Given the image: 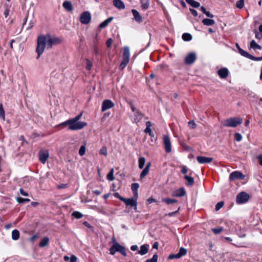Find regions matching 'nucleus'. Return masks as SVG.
<instances>
[{
    "instance_id": "nucleus-35",
    "label": "nucleus",
    "mask_w": 262,
    "mask_h": 262,
    "mask_svg": "<svg viewBox=\"0 0 262 262\" xmlns=\"http://www.w3.org/2000/svg\"><path fill=\"white\" fill-rule=\"evenodd\" d=\"M192 37L191 35L188 33H185L182 35V39L184 41H190L192 39Z\"/></svg>"
},
{
    "instance_id": "nucleus-26",
    "label": "nucleus",
    "mask_w": 262,
    "mask_h": 262,
    "mask_svg": "<svg viewBox=\"0 0 262 262\" xmlns=\"http://www.w3.org/2000/svg\"><path fill=\"white\" fill-rule=\"evenodd\" d=\"M148 249L147 245H143L140 247V250L138 251V253L141 255H143L148 252Z\"/></svg>"
},
{
    "instance_id": "nucleus-3",
    "label": "nucleus",
    "mask_w": 262,
    "mask_h": 262,
    "mask_svg": "<svg viewBox=\"0 0 262 262\" xmlns=\"http://www.w3.org/2000/svg\"><path fill=\"white\" fill-rule=\"evenodd\" d=\"M242 122L243 119L240 117H231L223 121L222 124L225 127H235Z\"/></svg>"
},
{
    "instance_id": "nucleus-61",
    "label": "nucleus",
    "mask_w": 262,
    "mask_h": 262,
    "mask_svg": "<svg viewBox=\"0 0 262 262\" xmlns=\"http://www.w3.org/2000/svg\"><path fill=\"white\" fill-rule=\"evenodd\" d=\"M189 10L194 16L196 17L198 16V12L195 10L190 8Z\"/></svg>"
},
{
    "instance_id": "nucleus-4",
    "label": "nucleus",
    "mask_w": 262,
    "mask_h": 262,
    "mask_svg": "<svg viewBox=\"0 0 262 262\" xmlns=\"http://www.w3.org/2000/svg\"><path fill=\"white\" fill-rule=\"evenodd\" d=\"M45 35L47 37V49H50L52 48L53 46L60 44L62 41L61 38L56 36L52 37L51 35L49 33Z\"/></svg>"
},
{
    "instance_id": "nucleus-32",
    "label": "nucleus",
    "mask_w": 262,
    "mask_h": 262,
    "mask_svg": "<svg viewBox=\"0 0 262 262\" xmlns=\"http://www.w3.org/2000/svg\"><path fill=\"white\" fill-rule=\"evenodd\" d=\"M19 237V232L18 230H13L12 232V238L13 240H17Z\"/></svg>"
},
{
    "instance_id": "nucleus-38",
    "label": "nucleus",
    "mask_w": 262,
    "mask_h": 262,
    "mask_svg": "<svg viewBox=\"0 0 262 262\" xmlns=\"http://www.w3.org/2000/svg\"><path fill=\"white\" fill-rule=\"evenodd\" d=\"M16 200L18 203H25L27 202H29L30 200L29 199H24L21 197H17Z\"/></svg>"
},
{
    "instance_id": "nucleus-41",
    "label": "nucleus",
    "mask_w": 262,
    "mask_h": 262,
    "mask_svg": "<svg viewBox=\"0 0 262 262\" xmlns=\"http://www.w3.org/2000/svg\"><path fill=\"white\" fill-rule=\"evenodd\" d=\"M158 258V255L155 254L153 255L151 259H148L146 260H145L144 262H157Z\"/></svg>"
},
{
    "instance_id": "nucleus-10",
    "label": "nucleus",
    "mask_w": 262,
    "mask_h": 262,
    "mask_svg": "<svg viewBox=\"0 0 262 262\" xmlns=\"http://www.w3.org/2000/svg\"><path fill=\"white\" fill-rule=\"evenodd\" d=\"M126 206H129L130 207H134V210L137 211V202L136 200H134L133 198L124 199L122 200Z\"/></svg>"
},
{
    "instance_id": "nucleus-64",
    "label": "nucleus",
    "mask_w": 262,
    "mask_h": 262,
    "mask_svg": "<svg viewBox=\"0 0 262 262\" xmlns=\"http://www.w3.org/2000/svg\"><path fill=\"white\" fill-rule=\"evenodd\" d=\"M83 224L89 228L92 229L93 227L88 222L85 221L83 223Z\"/></svg>"
},
{
    "instance_id": "nucleus-62",
    "label": "nucleus",
    "mask_w": 262,
    "mask_h": 262,
    "mask_svg": "<svg viewBox=\"0 0 262 262\" xmlns=\"http://www.w3.org/2000/svg\"><path fill=\"white\" fill-rule=\"evenodd\" d=\"M19 192L21 195L24 196H28V193L27 192L25 191L23 188H20L19 189Z\"/></svg>"
},
{
    "instance_id": "nucleus-47",
    "label": "nucleus",
    "mask_w": 262,
    "mask_h": 262,
    "mask_svg": "<svg viewBox=\"0 0 262 262\" xmlns=\"http://www.w3.org/2000/svg\"><path fill=\"white\" fill-rule=\"evenodd\" d=\"M85 145H83L81 146L79 150V154L80 156H83L85 154Z\"/></svg>"
},
{
    "instance_id": "nucleus-53",
    "label": "nucleus",
    "mask_w": 262,
    "mask_h": 262,
    "mask_svg": "<svg viewBox=\"0 0 262 262\" xmlns=\"http://www.w3.org/2000/svg\"><path fill=\"white\" fill-rule=\"evenodd\" d=\"M86 61H87V62H86V65L85 68H86V70H90L92 67V62L88 59H87Z\"/></svg>"
},
{
    "instance_id": "nucleus-28",
    "label": "nucleus",
    "mask_w": 262,
    "mask_h": 262,
    "mask_svg": "<svg viewBox=\"0 0 262 262\" xmlns=\"http://www.w3.org/2000/svg\"><path fill=\"white\" fill-rule=\"evenodd\" d=\"M187 4L194 8H198L200 6L199 2L195 1L194 0H185Z\"/></svg>"
},
{
    "instance_id": "nucleus-52",
    "label": "nucleus",
    "mask_w": 262,
    "mask_h": 262,
    "mask_svg": "<svg viewBox=\"0 0 262 262\" xmlns=\"http://www.w3.org/2000/svg\"><path fill=\"white\" fill-rule=\"evenodd\" d=\"M181 258V257H180V255L178 254V253L176 254H172L169 255L168 256V259H172L174 258Z\"/></svg>"
},
{
    "instance_id": "nucleus-34",
    "label": "nucleus",
    "mask_w": 262,
    "mask_h": 262,
    "mask_svg": "<svg viewBox=\"0 0 262 262\" xmlns=\"http://www.w3.org/2000/svg\"><path fill=\"white\" fill-rule=\"evenodd\" d=\"M141 7L144 10H147L149 7V2L147 0H141Z\"/></svg>"
},
{
    "instance_id": "nucleus-15",
    "label": "nucleus",
    "mask_w": 262,
    "mask_h": 262,
    "mask_svg": "<svg viewBox=\"0 0 262 262\" xmlns=\"http://www.w3.org/2000/svg\"><path fill=\"white\" fill-rule=\"evenodd\" d=\"M217 74L222 79L226 78L229 75V71L226 68H222L217 71Z\"/></svg>"
},
{
    "instance_id": "nucleus-54",
    "label": "nucleus",
    "mask_w": 262,
    "mask_h": 262,
    "mask_svg": "<svg viewBox=\"0 0 262 262\" xmlns=\"http://www.w3.org/2000/svg\"><path fill=\"white\" fill-rule=\"evenodd\" d=\"M180 209V207H179L177 210H176V211L169 212L167 215L169 216H172L176 214H177V213H178Z\"/></svg>"
},
{
    "instance_id": "nucleus-43",
    "label": "nucleus",
    "mask_w": 262,
    "mask_h": 262,
    "mask_svg": "<svg viewBox=\"0 0 262 262\" xmlns=\"http://www.w3.org/2000/svg\"><path fill=\"white\" fill-rule=\"evenodd\" d=\"M236 6L237 8L242 9L244 6V0H239L236 2Z\"/></svg>"
},
{
    "instance_id": "nucleus-25",
    "label": "nucleus",
    "mask_w": 262,
    "mask_h": 262,
    "mask_svg": "<svg viewBox=\"0 0 262 262\" xmlns=\"http://www.w3.org/2000/svg\"><path fill=\"white\" fill-rule=\"evenodd\" d=\"M203 24L207 26L213 25L215 24V21L213 19L209 18H204L202 20Z\"/></svg>"
},
{
    "instance_id": "nucleus-59",
    "label": "nucleus",
    "mask_w": 262,
    "mask_h": 262,
    "mask_svg": "<svg viewBox=\"0 0 262 262\" xmlns=\"http://www.w3.org/2000/svg\"><path fill=\"white\" fill-rule=\"evenodd\" d=\"M77 258L76 256L72 255L70 258V262H76Z\"/></svg>"
},
{
    "instance_id": "nucleus-31",
    "label": "nucleus",
    "mask_w": 262,
    "mask_h": 262,
    "mask_svg": "<svg viewBox=\"0 0 262 262\" xmlns=\"http://www.w3.org/2000/svg\"><path fill=\"white\" fill-rule=\"evenodd\" d=\"M250 46L251 48H252L254 50H255V49L261 50V47L260 46H259V45H258L255 42V41L254 40H252L250 42Z\"/></svg>"
},
{
    "instance_id": "nucleus-14",
    "label": "nucleus",
    "mask_w": 262,
    "mask_h": 262,
    "mask_svg": "<svg viewBox=\"0 0 262 262\" xmlns=\"http://www.w3.org/2000/svg\"><path fill=\"white\" fill-rule=\"evenodd\" d=\"M186 195V191L184 187L180 188L173 191L172 195L175 197H183Z\"/></svg>"
},
{
    "instance_id": "nucleus-57",
    "label": "nucleus",
    "mask_w": 262,
    "mask_h": 262,
    "mask_svg": "<svg viewBox=\"0 0 262 262\" xmlns=\"http://www.w3.org/2000/svg\"><path fill=\"white\" fill-rule=\"evenodd\" d=\"M113 43V39L112 38H109L106 42V45L107 48L111 47L112 44Z\"/></svg>"
},
{
    "instance_id": "nucleus-11",
    "label": "nucleus",
    "mask_w": 262,
    "mask_h": 262,
    "mask_svg": "<svg viewBox=\"0 0 262 262\" xmlns=\"http://www.w3.org/2000/svg\"><path fill=\"white\" fill-rule=\"evenodd\" d=\"M196 59V55L194 53H190L185 57V62L188 65L192 64L194 62Z\"/></svg>"
},
{
    "instance_id": "nucleus-22",
    "label": "nucleus",
    "mask_w": 262,
    "mask_h": 262,
    "mask_svg": "<svg viewBox=\"0 0 262 262\" xmlns=\"http://www.w3.org/2000/svg\"><path fill=\"white\" fill-rule=\"evenodd\" d=\"M63 7L67 10L69 11H72L73 10V7L72 4L70 1H65L63 2L62 4Z\"/></svg>"
},
{
    "instance_id": "nucleus-1",
    "label": "nucleus",
    "mask_w": 262,
    "mask_h": 262,
    "mask_svg": "<svg viewBox=\"0 0 262 262\" xmlns=\"http://www.w3.org/2000/svg\"><path fill=\"white\" fill-rule=\"evenodd\" d=\"M82 116V113H81L75 117L69 119L59 124V126L64 127L68 126V129L72 130H79L86 126L87 123L85 122L79 121Z\"/></svg>"
},
{
    "instance_id": "nucleus-49",
    "label": "nucleus",
    "mask_w": 262,
    "mask_h": 262,
    "mask_svg": "<svg viewBox=\"0 0 262 262\" xmlns=\"http://www.w3.org/2000/svg\"><path fill=\"white\" fill-rule=\"evenodd\" d=\"M234 138H235V140L237 141V142H239L242 140V136L241 135V134L239 133H236L235 134H234Z\"/></svg>"
},
{
    "instance_id": "nucleus-51",
    "label": "nucleus",
    "mask_w": 262,
    "mask_h": 262,
    "mask_svg": "<svg viewBox=\"0 0 262 262\" xmlns=\"http://www.w3.org/2000/svg\"><path fill=\"white\" fill-rule=\"evenodd\" d=\"M223 230V227H220L218 228H213L212 229V232L215 234L220 233Z\"/></svg>"
},
{
    "instance_id": "nucleus-16",
    "label": "nucleus",
    "mask_w": 262,
    "mask_h": 262,
    "mask_svg": "<svg viewBox=\"0 0 262 262\" xmlns=\"http://www.w3.org/2000/svg\"><path fill=\"white\" fill-rule=\"evenodd\" d=\"M213 158L211 157H206L203 156H198L196 160L200 164L209 163L212 161Z\"/></svg>"
},
{
    "instance_id": "nucleus-6",
    "label": "nucleus",
    "mask_w": 262,
    "mask_h": 262,
    "mask_svg": "<svg viewBox=\"0 0 262 262\" xmlns=\"http://www.w3.org/2000/svg\"><path fill=\"white\" fill-rule=\"evenodd\" d=\"M249 195L246 192L242 191L239 193L236 198V202L238 204H244L248 201Z\"/></svg>"
},
{
    "instance_id": "nucleus-17",
    "label": "nucleus",
    "mask_w": 262,
    "mask_h": 262,
    "mask_svg": "<svg viewBox=\"0 0 262 262\" xmlns=\"http://www.w3.org/2000/svg\"><path fill=\"white\" fill-rule=\"evenodd\" d=\"M132 12L135 20L138 23H141L142 21V17L139 12L136 9H132Z\"/></svg>"
},
{
    "instance_id": "nucleus-55",
    "label": "nucleus",
    "mask_w": 262,
    "mask_h": 262,
    "mask_svg": "<svg viewBox=\"0 0 262 262\" xmlns=\"http://www.w3.org/2000/svg\"><path fill=\"white\" fill-rule=\"evenodd\" d=\"M114 196L118 199H119L120 201H122L123 199H124L123 197L121 196L118 192H115L114 193Z\"/></svg>"
},
{
    "instance_id": "nucleus-29",
    "label": "nucleus",
    "mask_w": 262,
    "mask_h": 262,
    "mask_svg": "<svg viewBox=\"0 0 262 262\" xmlns=\"http://www.w3.org/2000/svg\"><path fill=\"white\" fill-rule=\"evenodd\" d=\"M49 238L48 237H44L40 241L39 246L40 247H43L49 244Z\"/></svg>"
},
{
    "instance_id": "nucleus-7",
    "label": "nucleus",
    "mask_w": 262,
    "mask_h": 262,
    "mask_svg": "<svg viewBox=\"0 0 262 262\" xmlns=\"http://www.w3.org/2000/svg\"><path fill=\"white\" fill-rule=\"evenodd\" d=\"M91 20V14L89 11H84L82 13L79 20L80 23L84 25H87L90 23Z\"/></svg>"
},
{
    "instance_id": "nucleus-24",
    "label": "nucleus",
    "mask_w": 262,
    "mask_h": 262,
    "mask_svg": "<svg viewBox=\"0 0 262 262\" xmlns=\"http://www.w3.org/2000/svg\"><path fill=\"white\" fill-rule=\"evenodd\" d=\"M113 19V17H108L99 25V28L101 29L105 28L111 22Z\"/></svg>"
},
{
    "instance_id": "nucleus-63",
    "label": "nucleus",
    "mask_w": 262,
    "mask_h": 262,
    "mask_svg": "<svg viewBox=\"0 0 262 262\" xmlns=\"http://www.w3.org/2000/svg\"><path fill=\"white\" fill-rule=\"evenodd\" d=\"M257 159L258 160L259 164L262 166V154L258 155L257 157Z\"/></svg>"
},
{
    "instance_id": "nucleus-23",
    "label": "nucleus",
    "mask_w": 262,
    "mask_h": 262,
    "mask_svg": "<svg viewBox=\"0 0 262 262\" xmlns=\"http://www.w3.org/2000/svg\"><path fill=\"white\" fill-rule=\"evenodd\" d=\"M143 117V114L139 110L137 111L135 114V121L136 123L140 122Z\"/></svg>"
},
{
    "instance_id": "nucleus-45",
    "label": "nucleus",
    "mask_w": 262,
    "mask_h": 262,
    "mask_svg": "<svg viewBox=\"0 0 262 262\" xmlns=\"http://www.w3.org/2000/svg\"><path fill=\"white\" fill-rule=\"evenodd\" d=\"M99 154L102 155H104L105 156H107V148L105 146H103L99 151Z\"/></svg>"
},
{
    "instance_id": "nucleus-40",
    "label": "nucleus",
    "mask_w": 262,
    "mask_h": 262,
    "mask_svg": "<svg viewBox=\"0 0 262 262\" xmlns=\"http://www.w3.org/2000/svg\"><path fill=\"white\" fill-rule=\"evenodd\" d=\"M72 215L77 219H80L83 216L82 214L78 211L73 212L72 214Z\"/></svg>"
},
{
    "instance_id": "nucleus-27",
    "label": "nucleus",
    "mask_w": 262,
    "mask_h": 262,
    "mask_svg": "<svg viewBox=\"0 0 262 262\" xmlns=\"http://www.w3.org/2000/svg\"><path fill=\"white\" fill-rule=\"evenodd\" d=\"M235 46L237 49L238 50V52L241 54V55L247 58L249 53L246 51L243 50L242 49H241L238 43H236Z\"/></svg>"
},
{
    "instance_id": "nucleus-18",
    "label": "nucleus",
    "mask_w": 262,
    "mask_h": 262,
    "mask_svg": "<svg viewBox=\"0 0 262 262\" xmlns=\"http://www.w3.org/2000/svg\"><path fill=\"white\" fill-rule=\"evenodd\" d=\"M113 3L114 6L119 9L125 8L124 4L121 0H114Z\"/></svg>"
},
{
    "instance_id": "nucleus-33",
    "label": "nucleus",
    "mask_w": 262,
    "mask_h": 262,
    "mask_svg": "<svg viewBox=\"0 0 262 262\" xmlns=\"http://www.w3.org/2000/svg\"><path fill=\"white\" fill-rule=\"evenodd\" d=\"M114 169L112 168L110 171L106 176L107 179L110 181H113L115 180V177L114 176Z\"/></svg>"
},
{
    "instance_id": "nucleus-20",
    "label": "nucleus",
    "mask_w": 262,
    "mask_h": 262,
    "mask_svg": "<svg viewBox=\"0 0 262 262\" xmlns=\"http://www.w3.org/2000/svg\"><path fill=\"white\" fill-rule=\"evenodd\" d=\"M129 50L128 47H125L123 48V56L122 58L123 60H127L129 61Z\"/></svg>"
},
{
    "instance_id": "nucleus-56",
    "label": "nucleus",
    "mask_w": 262,
    "mask_h": 262,
    "mask_svg": "<svg viewBox=\"0 0 262 262\" xmlns=\"http://www.w3.org/2000/svg\"><path fill=\"white\" fill-rule=\"evenodd\" d=\"M149 135L151 137V142L155 143L157 140V138L155 137L154 133L152 132L151 134H149Z\"/></svg>"
},
{
    "instance_id": "nucleus-5",
    "label": "nucleus",
    "mask_w": 262,
    "mask_h": 262,
    "mask_svg": "<svg viewBox=\"0 0 262 262\" xmlns=\"http://www.w3.org/2000/svg\"><path fill=\"white\" fill-rule=\"evenodd\" d=\"M109 251L110 254L111 255H114L116 252H118L121 253L123 256L125 257L127 256L125 247L122 246L119 243L113 244L112 246L110 248Z\"/></svg>"
},
{
    "instance_id": "nucleus-19",
    "label": "nucleus",
    "mask_w": 262,
    "mask_h": 262,
    "mask_svg": "<svg viewBox=\"0 0 262 262\" xmlns=\"http://www.w3.org/2000/svg\"><path fill=\"white\" fill-rule=\"evenodd\" d=\"M150 165V162H148L146 164L145 167L144 168V169L142 170L140 174V177L141 179L144 178L148 173Z\"/></svg>"
},
{
    "instance_id": "nucleus-8",
    "label": "nucleus",
    "mask_w": 262,
    "mask_h": 262,
    "mask_svg": "<svg viewBox=\"0 0 262 262\" xmlns=\"http://www.w3.org/2000/svg\"><path fill=\"white\" fill-rule=\"evenodd\" d=\"M163 144L165 151L167 153H170L171 151V144L170 138L168 135H165L163 136Z\"/></svg>"
},
{
    "instance_id": "nucleus-44",
    "label": "nucleus",
    "mask_w": 262,
    "mask_h": 262,
    "mask_svg": "<svg viewBox=\"0 0 262 262\" xmlns=\"http://www.w3.org/2000/svg\"><path fill=\"white\" fill-rule=\"evenodd\" d=\"M128 61L122 60L121 63H120L119 66V69L120 70H123L125 68V67L126 66L127 63H128Z\"/></svg>"
},
{
    "instance_id": "nucleus-37",
    "label": "nucleus",
    "mask_w": 262,
    "mask_h": 262,
    "mask_svg": "<svg viewBox=\"0 0 262 262\" xmlns=\"http://www.w3.org/2000/svg\"><path fill=\"white\" fill-rule=\"evenodd\" d=\"M0 118L5 120V113L2 103H0Z\"/></svg>"
},
{
    "instance_id": "nucleus-50",
    "label": "nucleus",
    "mask_w": 262,
    "mask_h": 262,
    "mask_svg": "<svg viewBox=\"0 0 262 262\" xmlns=\"http://www.w3.org/2000/svg\"><path fill=\"white\" fill-rule=\"evenodd\" d=\"M224 203L223 201H221L218 202L215 205V210L216 211L219 210L224 205Z\"/></svg>"
},
{
    "instance_id": "nucleus-42",
    "label": "nucleus",
    "mask_w": 262,
    "mask_h": 262,
    "mask_svg": "<svg viewBox=\"0 0 262 262\" xmlns=\"http://www.w3.org/2000/svg\"><path fill=\"white\" fill-rule=\"evenodd\" d=\"M187 250L184 248H181L179 250L178 254L180 255V257H181L183 256H184L186 254Z\"/></svg>"
},
{
    "instance_id": "nucleus-13",
    "label": "nucleus",
    "mask_w": 262,
    "mask_h": 262,
    "mask_svg": "<svg viewBox=\"0 0 262 262\" xmlns=\"http://www.w3.org/2000/svg\"><path fill=\"white\" fill-rule=\"evenodd\" d=\"M49 157V153L47 150L41 151L39 153V160L43 164H45L46 162Z\"/></svg>"
},
{
    "instance_id": "nucleus-9",
    "label": "nucleus",
    "mask_w": 262,
    "mask_h": 262,
    "mask_svg": "<svg viewBox=\"0 0 262 262\" xmlns=\"http://www.w3.org/2000/svg\"><path fill=\"white\" fill-rule=\"evenodd\" d=\"M245 176L240 171H235L230 173L229 179L230 181H233L237 179L243 180Z\"/></svg>"
},
{
    "instance_id": "nucleus-36",
    "label": "nucleus",
    "mask_w": 262,
    "mask_h": 262,
    "mask_svg": "<svg viewBox=\"0 0 262 262\" xmlns=\"http://www.w3.org/2000/svg\"><path fill=\"white\" fill-rule=\"evenodd\" d=\"M139 162V168L140 169H142L144 166L145 162V159L144 157H140L138 160Z\"/></svg>"
},
{
    "instance_id": "nucleus-39",
    "label": "nucleus",
    "mask_w": 262,
    "mask_h": 262,
    "mask_svg": "<svg viewBox=\"0 0 262 262\" xmlns=\"http://www.w3.org/2000/svg\"><path fill=\"white\" fill-rule=\"evenodd\" d=\"M248 58L251 59V60H255V61H261L262 60V56L261 57H254L253 56V55L249 54L247 57Z\"/></svg>"
},
{
    "instance_id": "nucleus-48",
    "label": "nucleus",
    "mask_w": 262,
    "mask_h": 262,
    "mask_svg": "<svg viewBox=\"0 0 262 262\" xmlns=\"http://www.w3.org/2000/svg\"><path fill=\"white\" fill-rule=\"evenodd\" d=\"M139 185L138 183H133L131 185V189H132L133 192L138 191V189L139 188Z\"/></svg>"
},
{
    "instance_id": "nucleus-2",
    "label": "nucleus",
    "mask_w": 262,
    "mask_h": 262,
    "mask_svg": "<svg viewBox=\"0 0 262 262\" xmlns=\"http://www.w3.org/2000/svg\"><path fill=\"white\" fill-rule=\"evenodd\" d=\"M47 37L45 35H40L38 36L37 40V47L36 52L37 53V59H39L41 55L43 53L46 47H47Z\"/></svg>"
},
{
    "instance_id": "nucleus-12",
    "label": "nucleus",
    "mask_w": 262,
    "mask_h": 262,
    "mask_svg": "<svg viewBox=\"0 0 262 262\" xmlns=\"http://www.w3.org/2000/svg\"><path fill=\"white\" fill-rule=\"evenodd\" d=\"M114 103L110 100H104L102 104V111L104 112L106 110L113 107Z\"/></svg>"
},
{
    "instance_id": "nucleus-60",
    "label": "nucleus",
    "mask_w": 262,
    "mask_h": 262,
    "mask_svg": "<svg viewBox=\"0 0 262 262\" xmlns=\"http://www.w3.org/2000/svg\"><path fill=\"white\" fill-rule=\"evenodd\" d=\"M188 171V169L185 166H183L181 172L183 174H186Z\"/></svg>"
},
{
    "instance_id": "nucleus-58",
    "label": "nucleus",
    "mask_w": 262,
    "mask_h": 262,
    "mask_svg": "<svg viewBox=\"0 0 262 262\" xmlns=\"http://www.w3.org/2000/svg\"><path fill=\"white\" fill-rule=\"evenodd\" d=\"M9 9L8 8V6H7V7L6 8L5 10V11H4V15L5 16V17H7L9 15Z\"/></svg>"
},
{
    "instance_id": "nucleus-30",
    "label": "nucleus",
    "mask_w": 262,
    "mask_h": 262,
    "mask_svg": "<svg viewBox=\"0 0 262 262\" xmlns=\"http://www.w3.org/2000/svg\"><path fill=\"white\" fill-rule=\"evenodd\" d=\"M163 202L165 203L167 205L171 204L173 203H177L178 201L176 199H170V198H163L162 199Z\"/></svg>"
},
{
    "instance_id": "nucleus-46",
    "label": "nucleus",
    "mask_w": 262,
    "mask_h": 262,
    "mask_svg": "<svg viewBox=\"0 0 262 262\" xmlns=\"http://www.w3.org/2000/svg\"><path fill=\"white\" fill-rule=\"evenodd\" d=\"M188 125L189 128L191 129H194L196 126V125L193 120L189 121L188 122Z\"/></svg>"
},
{
    "instance_id": "nucleus-21",
    "label": "nucleus",
    "mask_w": 262,
    "mask_h": 262,
    "mask_svg": "<svg viewBox=\"0 0 262 262\" xmlns=\"http://www.w3.org/2000/svg\"><path fill=\"white\" fill-rule=\"evenodd\" d=\"M184 178L187 181V182L186 183V186H192L194 184V181L192 177L189 176L185 175Z\"/></svg>"
}]
</instances>
